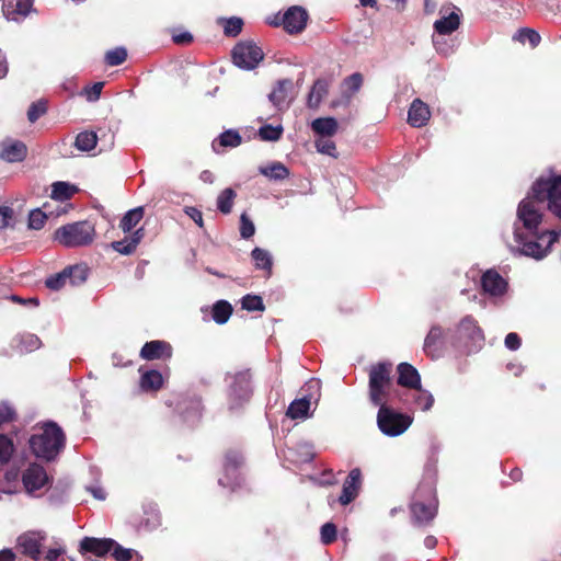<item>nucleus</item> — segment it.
Instances as JSON below:
<instances>
[{"label":"nucleus","instance_id":"obj_1","mask_svg":"<svg viewBox=\"0 0 561 561\" xmlns=\"http://www.w3.org/2000/svg\"><path fill=\"white\" fill-rule=\"evenodd\" d=\"M545 207L539 196H534L533 188L519 203L513 241L510 243V250L514 255L540 261L550 253L552 245L559 240L561 231L539 230Z\"/></svg>","mask_w":561,"mask_h":561},{"label":"nucleus","instance_id":"obj_2","mask_svg":"<svg viewBox=\"0 0 561 561\" xmlns=\"http://www.w3.org/2000/svg\"><path fill=\"white\" fill-rule=\"evenodd\" d=\"M392 363L379 362L368 368V398L373 405L387 404L391 400Z\"/></svg>","mask_w":561,"mask_h":561},{"label":"nucleus","instance_id":"obj_3","mask_svg":"<svg viewBox=\"0 0 561 561\" xmlns=\"http://www.w3.org/2000/svg\"><path fill=\"white\" fill-rule=\"evenodd\" d=\"M65 446L62 430L53 422L46 423L42 433L30 438V447L34 455L45 460H54Z\"/></svg>","mask_w":561,"mask_h":561},{"label":"nucleus","instance_id":"obj_4","mask_svg":"<svg viewBox=\"0 0 561 561\" xmlns=\"http://www.w3.org/2000/svg\"><path fill=\"white\" fill-rule=\"evenodd\" d=\"M226 397L229 410H238L248 403L252 396L251 375L248 370L228 373Z\"/></svg>","mask_w":561,"mask_h":561},{"label":"nucleus","instance_id":"obj_5","mask_svg":"<svg viewBox=\"0 0 561 561\" xmlns=\"http://www.w3.org/2000/svg\"><path fill=\"white\" fill-rule=\"evenodd\" d=\"M94 236V225L84 220L59 227L55 231L54 238L64 247L76 248L90 244Z\"/></svg>","mask_w":561,"mask_h":561},{"label":"nucleus","instance_id":"obj_6","mask_svg":"<svg viewBox=\"0 0 561 561\" xmlns=\"http://www.w3.org/2000/svg\"><path fill=\"white\" fill-rule=\"evenodd\" d=\"M531 188L534 196H539L545 206L561 219V175L539 178Z\"/></svg>","mask_w":561,"mask_h":561},{"label":"nucleus","instance_id":"obj_7","mask_svg":"<svg viewBox=\"0 0 561 561\" xmlns=\"http://www.w3.org/2000/svg\"><path fill=\"white\" fill-rule=\"evenodd\" d=\"M378 408L377 426L385 436H400L413 422V419L410 415L394 410L388 403L379 405Z\"/></svg>","mask_w":561,"mask_h":561},{"label":"nucleus","instance_id":"obj_8","mask_svg":"<svg viewBox=\"0 0 561 561\" xmlns=\"http://www.w3.org/2000/svg\"><path fill=\"white\" fill-rule=\"evenodd\" d=\"M456 342L468 350L477 352L484 342V335L477 320L471 316L461 319L456 331Z\"/></svg>","mask_w":561,"mask_h":561},{"label":"nucleus","instance_id":"obj_9","mask_svg":"<svg viewBox=\"0 0 561 561\" xmlns=\"http://www.w3.org/2000/svg\"><path fill=\"white\" fill-rule=\"evenodd\" d=\"M263 50L253 42H241L232 49L233 64L244 70H253L263 60Z\"/></svg>","mask_w":561,"mask_h":561},{"label":"nucleus","instance_id":"obj_10","mask_svg":"<svg viewBox=\"0 0 561 561\" xmlns=\"http://www.w3.org/2000/svg\"><path fill=\"white\" fill-rule=\"evenodd\" d=\"M88 278V268L83 265H73L64 268L61 272L49 276L45 284L51 290H59L66 284L79 286Z\"/></svg>","mask_w":561,"mask_h":561},{"label":"nucleus","instance_id":"obj_11","mask_svg":"<svg viewBox=\"0 0 561 561\" xmlns=\"http://www.w3.org/2000/svg\"><path fill=\"white\" fill-rule=\"evenodd\" d=\"M242 455L239 451L230 450L225 456V476L218 479L219 485L234 490L240 485L239 468L242 463Z\"/></svg>","mask_w":561,"mask_h":561},{"label":"nucleus","instance_id":"obj_12","mask_svg":"<svg viewBox=\"0 0 561 561\" xmlns=\"http://www.w3.org/2000/svg\"><path fill=\"white\" fill-rule=\"evenodd\" d=\"M481 286L486 295L497 298L506 294L508 283L497 271L491 268L482 274Z\"/></svg>","mask_w":561,"mask_h":561},{"label":"nucleus","instance_id":"obj_13","mask_svg":"<svg viewBox=\"0 0 561 561\" xmlns=\"http://www.w3.org/2000/svg\"><path fill=\"white\" fill-rule=\"evenodd\" d=\"M22 480L26 491L34 493L47 484L48 477L42 466L34 463L24 471Z\"/></svg>","mask_w":561,"mask_h":561},{"label":"nucleus","instance_id":"obj_14","mask_svg":"<svg viewBox=\"0 0 561 561\" xmlns=\"http://www.w3.org/2000/svg\"><path fill=\"white\" fill-rule=\"evenodd\" d=\"M32 5V0H2V13L8 21L19 22L26 18Z\"/></svg>","mask_w":561,"mask_h":561},{"label":"nucleus","instance_id":"obj_15","mask_svg":"<svg viewBox=\"0 0 561 561\" xmlns=\"http://www.w3.org/2000/svg\"><path fill=\"white\" fill-rule=\"evenodd\" d=\"M307 20L308 13L305 9L291 7L284 13L282 23L288 33H299L305 28Z\"/></svg>","mask_w":561,"mask_h":561},{"label":"nucleus","instance_id":"obj_16","mask_svg":"<svg viewBox=\"0 0 561 561\" xmlns=\"http://www.w3.org/2000/svg\"><path fill=\"white\" fill-rule=\"evenodd\" d=\"M115 546V541L108 538L84 537L80 541V552H91L95 557L102 559Z\"/></svg>","mask_w":561,"mask_h":561},{"label":"nucleus","instance_id":"obj_17","mask_svg":"<svg viewBox=\"0 0 561 561\" xmlns=\"http://www.w3.org/2000/svg\"><path fill=\"white\" fill-rule=\"evenodd\" d=\"M440 18L434 22V30L439 36L449 35L460 25V11L454 9L451 12L439 11Z\"/></svg>","mask_w":561,"mask_h":561},{"label":"nucleus","instance_id":"obj_18","mask_svg":"<svg viewBox=\"0 0 561 561\" xmlns=\"http://www.w3.org/2000/svg\"><path fill=\"white\" fill-rule=\"evenodd\" d=\"M359 485L360 470L358 468L352 469L343 483V489L339 497V502L342 505L350 504L357 496Z\"/></svg>","mask_w":561,"mask_h":561},{"label":"nucleus","instance_id":"obj_19","mask_svg":"<svg viewBox=\"0 0 561 561\" xmlns=\"http://www.w3.org/2000/svg\"><path fill=\"white\" fill-rule=\"evenodd\" d=\"M26 146L16 140L0 142V159L7 162H20L26 157Z\"/></svg>","mask_w":561,"mask_h":561},{"label":"nucleus","instance_id":"obj_20","mask_svg":"<svg viewBox=\"0 0 561 561\" xmlns=\"http://www.w3.org/2000/svg\"><path fill=\"white\" fill-rule=\"evenodd\" d=\"M411 512L417 524H428L434 519L437 513V502L434 497L428 503L415 501L411 505Z\"/></svg>","mask_w":561,"mask_h":561},{"label":"nucleus","instance_id":"obj_21","mask_svg":"<svg viewBox=\"0 0 561 561\" xmlns=\"http://www.w3.org/2000/svg\"><path fill=\"white\" fill-rule=\"evenodd\" d=\"M43 539L38 533H26L18 538V546L23 554L36 560L41 554Z\"/></svg>","mask_w":561,"mask_h":561},{"label":"nucleus","instance_id":"obj_22","mask_svg":"<svg viewBox=\"0 0 561 561\" xmlns=\"http://www.w3.org/2000/svg\"><path fill=\"white\" fill-rule=\"evenodd\" d=\"M431 118V111L427 104L420 99H415L408 112V123L412 127L420 128L427 124Z\"/></svg>","mask_w":561,"mask_h":561},{"label":"nucleus","instance_id":"obj_23","mask_svg":"<svg viewBox=\"0 0 561 561\" xmlns=\"http://www.w3.org/2000/svg\"><path fill=\"white\" fill-rule=\"evenodd\" d=\"M293 82L288 79L280 80L277 87L268 94L270 101L277 110L287 108L290 104L289 91Z\"/></svg>","mask_w":561,"mask_h":561},{"label":"nucleus","instance_id":"obj_24","mask_svg":"<svg viewBox=\"0 0 561 561\" xmlns=\"http://www.w3.org/2000/svg\"><path fill=\"white\" fill-rule=\"evenodd\" d=\"M140 356L147 360L171 357V346L164 341H150L142 346Z\"/></svg>","mask_w":561,"mask_h":561},{"label":"nucleus","instance_id":"obj_25","mask_svg":"<svg viewBox=\"0 0 561 561\" xmlns=\"http://www.w3.org/2000/svg\"><path fill=\"white\" fill-rule=\"evenodd\" d=\"M398 383L402 387L415 389L421 386V376L416 368L408 363H401L397 367Z\"/></svg>","mask_w":561,"mask_h":561},{"label":"nucleus","instance_id":"obj_26","mask_svg":"<svg viewBox=\"0 0 561 561\" xmlns=\"http://www.w3.org/2000/svg\"><path fill=\"white\" fill-rule=\"evenodd\" d=\"M444 332L440 327L433 325L425 337L424 351L433 358L440 356Z\"/></svg>","mask_w":561,"mask_h":561},{"label":"nucleus","instance_id":"obj_27","mask_svg":"<svg viewBox=\"0 0 561 561\" xmlns=\"http://www.w3.org/2000/svg\"><path fill=\"white\" fill-rule=\"evenodd\" d=\"M49 204H45L44 208L46 209L43 211L39 208H35L31 210L28 215V227L31 229L39 230L44 227L46 219L50 216H59L66 211L65 208H59L56 213L48 210Z\"/></svg>","mask_w":561,"mask_h":561},{"label":"nucleus","instance_id":"obj_28","mask_svg":"<svg viewBox=\"0 0 561 561\" xmlns=\"http://www.w3.org/2000/svg\"><path fill=\"white\" fill-rule=\"evenodd\" d=\"M286 457L297 463L309 462L314 457L312 445L306 442L299 443L295 448L288 449Z\"/></svg>","mask_w":561,"mask_h":561},{"label":"nucleus","instance_id":"obj_29","mask_svg":"<svg viewBox=\"0 0 561 561\" xmlns=\"http://www.w3.org/2000/svg\"><path fill=\"white\" fill-rule=\"evenodd\" d=\"M311 128L320 137H332L336 134L339 124L334 117H319L312 121Z\"/></svg>","mask_w":561,"mask_h":561},{"label":"nucleus","instance_id":"obj_30","mask_svg":"<svg viewBox=\"0 0 561 561\" xmlns=\"http://www.w3.org/2000/svg\"><path fill=\"white\" fill-rule=\"evenodd\" d=\"M241 141H242V138L237 130L228 129V130L221 133L218 136V138L213 141L211 147L215 152H219L218 146L236 148L239 145H241Z\"/></svg>","mask_w":561,"mask_h":561},{"label":"nucleus","instance_id":"obj_31","mask_svg":"<svg viewBox=\"0 0 561 561\" xmlns=\"http://www.w3.org/2000/svg\"><path fill=\"white\" fill-rule=\"evenodd\" d=\"M329 84L323 79H318L309 94H308V101L307 104L310 108H318L323 98L328 94Z\"/></svg>","mask_w":561,"mask_h":561},{"label":"nucleus","instance_id":"obj_32","mask_svg":"<svg viewBox=\"0 0 561 561\" xmlns=\"http://www.w3.org/2000/svg\"><path fill=\"white\" fill-rule=\"evenodd\" d=\"M13 346L21 353H30L39 348L41 340L34 334L25 333L13 339Z\"/></svg>","mask_w":561,"mask_h":561},{"label":"nucleus","instance_id":"obj_33","mask_svg":"<svg viewBox=\"0 0 561 561\" xmlns=\"http://www.w3.org/2000/svg\"><path fill=\"white\" fill-rule=\"evenodd\" d=\"M310 404H311L310 398H308V397L296 399L289 404L286 414L288 417H290L293 420L306 419L310 415L309 414Z\"/></svg>","mask_w":561,"mask_h":561},{"label":"nucleus","instance_id":"obj_34","mask_svg":"<svg viewBox=\"0 0 561 561\" xmlns=\"http://www.w3.org/2000/svg\"><path fill=\"white\" fill-rule=\"evenodd\" d=\"M163 377L158 370H147L141 374L140 387L145 391H156L162 387Z\"/></svg>","mask_w":561,"mask_h":561},{"label":"nucleus","instance_id":"obj_35","mask_svg":"<svg viewBox=\"0 0 561 561\" xmlns=\"http://www.w3.org/2000/svg\"><path fill=\"white\" fill-rule=\"evenodd\" d=\"M260 173L270 180L282 181L288 178L289 170L280 162H274L259 169Z\"/></svg>","mask_w":561,"mask_h":561},{"label":"nucleus","instance_id":"obj_36","mask_svg":"<svg viewBox=\"0 0 561 561\" xmlns=\"http://www.w3.org/2000/svg\"><path fill=\"white\" fill-rule=\"evenodd\" d=\"M142 217V207H136L134 209H130L122 218L119 227L124 232H129L136 227V225L141 220Z\"/></svg>","mask_w":561,"mask_h":561},{"label":"nucleus","instance_id":"obj_37","mask_svg":"<svg viewBox=\"0 0 561 561\" xmlns=\"http://www.w3.org/2000/svg\"><path fill=\"white\" fill-rule=\"evenodd\" d=\"M251 256L256 268L271 272L273 261L268 251L261 248H254L251 252Z\"/></svg>","mask_w":561,"mask_h":561},{"label":"nucleus","instance_id":"obj_38","mask_svg":"<svg viewBox=\"0 0 561 561\" xmlns=\"http://www.w3.org/2000/svg\"><path fill=\"white\" fill-rule=\"evenodd\" d=\"M232 313L231 305L226 300L217 301L213 307V319L218 324H225Z\"/></svg>","mask_w":561,"mask_h":561},{"label":"nucleus","instance_id":"obj_39","mask_svg":"<svg viewBox=\"0 0 561 561\" xmlns=\"http://www.w3.org/2000/svg\"><path fill=\"white\" fill-rule=\"evenodd\" d=\"M76 187L66 182H56L53 184L51 198L56 202H65L69 199L75 193Z\"/></svg>","mask_w":561,"mask_h":561},{"label":"nucleus","instance_id":"obj_40","mask_svg":"<svg viewBox=\"0 0 561 561\" xmlns=\"http://www.w3.org/2000/svg\"><path fill=\"white\" fill-rule=\"evenodd\" d=\"M236 192L228 187L225 188L217 197V208L220 213L227 215L230 214L233 206V201L236 198Z\"/></svg>","mask_w":561,"mask_h":561},{"label":"nucleus","instance_id":"obj_41","mask_svg":"<svg viewBox=\"0 0 561 561\" xmlns=\"http://www.w3.org/2000/svg\"><path fill=\"white\" fill-rule=\"evenodd\" d=\"M98 142V136L93 131H82L76 137L75 146L80 151L92 150Z\"/></svg>","mask_w":561,"mask_h":561},{"label":"nucleus","instance_id":"obj_42","mask_svg":"<svg viewBox=\"0 0 561 561\" xmlns=\"http://www.w3.org/2000/svg\"><path fill=\"white\" fill-rule=\"evenodd\" d=\"M414 390H416V393L413 398L414 404L422 411H430L434 404L433 394L428 390L423 389L422 386H420V388H415Z\"/></svg>","mask_w":561,"mask_h":561},{"label":"nucleus","instance_id":"obj_43","mask_svg":"<svg viewBox=\"0 0 561 561\" xmlns=\"http://www.w3.org/2000/svg\"><path fill=\"white\" fill-rule=\"evenodd\" d=\"M111 551H113V557L115 561H141L142 559L138 551L134 549L124 548L119 546L116 541L115 546Z\"/></svg>","mask_w":561,"mask_h":561},{"label":"nucleus","instance_id":"obj_44","mask_svg":"<svg viewBox=\"0 0 561 561\" xmlns=\"http://www.w3.org/2000/svg\"><path fill=\"white\" fill-rule=\"evenodd\" d=\"M283 135V127L282 125L273 126L270 124L263 125L259 129V136L262 140L265 141H276L278 140Z\"/></svg>","mask_w":561,"mask_h":561},{"label":"nucleus","instance_id":"obj_45","mask_svg":"<svg viewBox=\"0 0 561 561\" xmlns=\"http://www.w3.org/2000/svg\"><path fill=\"white\" fill-rule=\"evenodd\" d=\"M514 39H517L520 43L527 42L531 47H536L540 42V35L531 28H522L516 33Z\"/></svg>","mask_w":561,"mask_h":561},{"label":"nucleus","instance_id":"obj_46","mask_svg":"<svg viewBox=\"0 0 561 561\" xmlns=\"http://www.w3.org/2000/svg\"><path fill=\"white\" fill-rule=\"evenodd\" d=\"M14 451V445L11 438L0 434V462L5 463L11 459Z\"/></svg>","mask_w":561,"mask_h":561},{"label":"nucleus","instance_id":"obj_47","mask_svg":"<svg viewBox=\"0 0 561 561\" xmlns=\"http://www.w3.org/2000/svg\"><path fill=\"white\" fill-rule=\"evenodd\" d=\"M127 58V50L124 47H116L105 54V61L108 66H118Z\"/></svg>","mask_w":561,"mask_h":561},{"label":"nucleus","instance_id":"obj_48","mask_svg":"<svg viewBox=\"0 0 561 561\" xmlns=\"http://www.w3.org/2000/svg\"><path fill=\"white\" fill-rule=\"evenodd\" d=\"M314 146L318 152L328 154L330 157H336V147L330 137H319L314 141Z\"/></svg>","mask_w":561,"mask_h":561},{"label":"nucleus","instance_id":"obj_49","mask_svg":"<svg viewBox=\"0 0 561 561\" xmlns=\"http://www.w3.org/2000/svg\"><path fill=\"white\" fill-rule=\"evenodd\" d=\"M242 308L248 311H263L264 304L260 296L247 295L241 300Z\"/></svg>","mask_w":561,"mask_h":561},{"label":"nucleus","instance_id":"obj_50","mask_svg":"<svg viewBox=\"0 0 561 561\" xmlns=\"http://www.w3.org/2000/svg\"><path fill=\"white\" fill-rule=\"evenodd\" d=\"M243 21L240 18H230L224 21V32L227 36H237L242 30Z\"/></svg>","mask_w":561,"mask_h":561},{"label":"nucleus","instance_id":"obj_51","mask_svg":"<svg viewBox=\"0 0 561 561\" xmlns=\"http://www.w3.org/2000/svg\"><path fill=\"white\" fill-rule=\"evenodd\" d=\"M255 233V226L250 217L243 213L240 216V236L243 239H249Z\"/></svg>","mask_w":561,"mask_h":561},{"label":"nucleus","instance_id":"obj_52","mask_svg":"<svg viewBox=\"0 0 561 561\" xmlns=\"http://www.w3.org/2000/svg\"><path fill=\"white\" fill-rule=\"evenodd\" d=\"M47 111L46 103L43 101L34 102L27 111V118L31 123L36 122Z\"/></svg>","mask_w":561,"mask_h":561},{"label":"nucleus","instance_id":"obj_53","mask_svg":"<svg viewBox=\"0 0 561 561\" xmlns=\"http://www.w3.org/2000/svg\"><path fill=\"white\" fill-rule=\"evenodd\" d=\"M188 409L190 410H187L185 412V421L193 423V422L197 421L201 417V414H202V403H201L199 399L194 398L190 402V408Z\"/></svg>","mask_w":561,"mask_h":561},{"label":"nucleus","instance_id":"obj_54","mask_svg":"<svg viewBox=\"0 0 561 561\" xmlns=\"http://www.w3.org/2000/svg\"><path fill=\"white\" fill-rule=\"evenodd\" d=\"M321 541L329 545L336 539V527L332 523H327L321 527Z\"/></svg>","mask_w":561,"mask_h":561},{"label":"nucleus","instance_id":"obj_55","mask_svg":"<svg viewBox=\"0 0 561 561\" xmlns=\"http://www.w3.org/2000/svg\"><path fill=\"white\" fill-rule=\"evenodd\" d=\"M112 248L116 252L124 254V255H129L136 250V247L134 245V242H130V239L114 241L112 243Z\"/></svg>","mask_w":561,"mask_h":561},{"label":"nucleus","instance_id":"obj_56","mask_svg":"<svg viewBox=\"0 0 561 561\" xmlns=\"http://www.w3.org/2000/svg\"><path fill=\"white\" fill-rule=\"evenodd\" d=\"M147 517L144 523L147 529L153 530L160 525V515L156 508H150V511L146 512Z\"/></svg>","mask_w":561,"mask_h":561},{"label":"nucleus","instance_id":"obj_57","mask_svg":"<svg viewBox=\"0 0 561 561\" xmlns=\"http://www.w3.org/2000/svg\"><path fill=\"white\" fill-rule=\"evenodd\" d=\"M104 83L96 82L91 87L84 89V95L89 102H95L100 99Z\"/></svg>","mask_w":561,"mask_h":561},{"label":"nucleus","instance_id":"obj_58","mask_svg":"<svg viewBox=\"0 0 561 561\" xmlns=\"http://www.w3.org/2000/svg\"><path fill=\"white\" fill-rule=\"evenodd\" d=\"M433 44L435 46V49L437 53L444 55V56H448L449 54H451L453 51V48L451 46H449L444 39L442 38H438V37H433Z\"/></svg>","mask_w":561,"mask_h":561},{"label":"nucleus","instance_id":"obj_59","mask_svg":"<svg viewBox=\"0 0 561 561\" xmlns=\"http://www.w3.org/2000/svg\"><path fill=\"white\" fill-rule=\"evenodd\" d=\"M13 216V210L8 206H0V228H5L10 225Z\"/></svg>","mask_w":561,"mask_h":561},{"label":"nucleus","instance_id":"obj_60","mask_svg":"<svg viewBox=\"0 0 561 561\" xmlns=\"http://www.w3.org/2000/svg\"><path fill=\"white\" fill-rule=\"evenodd\" d=\"M13 415L14 411L8 403H0V426L12 420Z\"/></svg>","mask_w":561,"mask_h":561},{"label":"nucleus","instance_id":"obj_61","mask_svg":"<svg viewBox=\"0 0 561 561\" xmlns=\"http://www.w3.org/2000/svg\"><path fill=\"white\" fill-rule=\"evenodd\" d=\"M505 346L511 351H516L520 346V339L516 333H508L505 337Z\"/></svg>","mask_w":561,"mask_h":561},{"label":"nucleus","instance_id":"obj_62","mask_svg":"<svg viewBox=\"0 0 561 561\" xmlns=\"http://www.w3.org/2000/svg\"><path fill=\"white\" fill-rule=\"evenodd\" d=\"M363 83V77L360 73H353L346 79L347 87L354 92L357 91Z\"/></svg>","mask_w":561,"mask_h":561},{"label":"nucleus","instance_id":"obj_63","mask_svg":"<svg viewBox=\"0 0 561 561\" xmlns=\"http://www.w3.org/2000/svg\"><path fill=\"white\" fill-rule=\"evenodd\" d=\"M185 214L194 220L199 227H203V215L202 211L195 207H186L184 209Z\"/></svg>","mask_w":561,"mask_h":561},{"label":"nucleus","instance_id":"obj_64","mask_svg":"<svg viewBox=\"0 0 561 561\" xmlns=\"http://www.w3.org/2000/svg\"><path fill=\"white\" fill-rule=\"evenodd\" d=\"M87 491L90 492L94 499L103 501L106 497V492L101 485L93 484L87 486Z\"/></svg>","mask_w":561,"mask_h":561}]
</instances>
